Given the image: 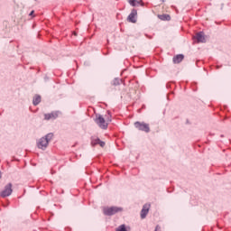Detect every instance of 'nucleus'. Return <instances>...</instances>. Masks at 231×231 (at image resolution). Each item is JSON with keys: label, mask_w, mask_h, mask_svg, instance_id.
Here are the masks:
<instances>
[{"label": "nucleus", "mask_w": 231, "mask_h": 231, "mask_svg": "<svg viewBox=\"0 0 231 231\" xmlns=\"http://www.w3.org/2000/svg\"><path fill=\"white\" fill-rule=\"evenodd\" d=\"M138 15V11L136 9H133L131 14L127 17V21L129 23H136V16Z\"/></svg>", "instance_id": "obj_7"}, {"label": "nucleus", "mask_w": 231, "mask_h": 231, "mask_svg": "<svg viewBox=\"0 0 231 231\" xmlns=\"http://www.w3.org/2000/svg\"><path fill=\"white\" fill-rule=\"evenodd\" d=\"M118 84H120L118 79H115L114 81V86H118Z\"/></svg>", "instance_id": "obj_17"}, {"label": "nucleus", "mask_w": 231, "mask_h": 231, "mask_svg": "<svg viewBox=\"0 0 231 231\" xmlns=\"http://www.w3.org/2000/svg\"><path fill=\"white\" fill-rule=\"evenodd\" d=\"M96 124L100 127V129H107V122H106V119L101 115L97 116L95 119Z\"/></svg>", "instance_id": "obj_4"}, {"label": "nucleus", "mask_w": 231, "mask_h": 231, "mask_svg": "<svg viewBox=\"0 0 231 231\" xmlns=\"http://www.w3.org/2000/svg\"><path fill=\"white\" fill-rule=\"evenodd\" d=\"M194 39H196L198 42H207V41L205 40V34H203V32H198Z\"/></svg>", "instance_id": "obj_9"}, {"label": "nucleus", "mask_w": 231, "mask_h": 231, "mask_svg": "<svg viewBox=\"0 0 231 231\" xmlns=\"http://www.w3.org/2000/svg\"><path fill=\"white\" fill-rule=\"evenodd\" d=\"M129 5H131V6H138V5H140V3H142V1H138V0H128Z\"/></svg>", "instance_id": "obj_13"}, {"label": "nucleus", "mask_w": 231, "mask_h": 231, "mask_svg": "<svg viewBox=\"0 0 231 231\" xmlns=\"http://www.w3.org/2000/svg\"><path fill=\"white\" fill-rule=\"evenodd\" d=\"M155 231H158V227H156Z\"/></svg>", "instance_id": "obj_21"}, {"label": "nucleus", "mask_w": 231, "mask_h": 231, "mask_svg": "<svg viewBox=\"0 0 231 231\" xmlns=\"http://www.w3.org/2000/svg\"><path fill=\"white\" fill-rule=\"evenodd\" d=\"M116 231H127V229L125 228V225L119 226Z\"/></svg>", "instance_id": "obj_15"}, {"label": "nucleus", "mask_w": 231, "mask_h": 231, "mask_svg": "<svg viewBox=\"0 0 231 231\" xmlns=\"http://www.w3.org/2000/svg\"><path fill=\"white\" fill-rule=\"evenodd\" d=\"M52 138H53V133H50L47 135H45V137H42L37 143L38 149H42V151H44V149L48 147V144L50 143V142H51Z\"/></svg>", "instance_id": "obj_1"}, {"label": "nucleus", "mask_w": 231, "mask_h": 231, "mask_svg": "<svg viewBox=\"0 0 231 231\" xmlns=\"http://www.w3.org/2000/svg\"><path fill=\"white\" fill-rule=\"evenodd\" d=\"M1 178H2V173H1V171H0V180H1Z\"/></svg>", "instance_id": "obj_19"}, {"label": "nucleus", "mask_w": 231, "mask_h": 231, "mask_svg": "<svg viewBox=\"0 0 231 231\" xmlns=\"http://www.w3.org/2000/svg\"><path fill=\"white\" fill-rule=\"evenodd\" d=\"M58 117H59V112H51L50 114L44 115L45 120H55Z\"/></svg>", "instance_id": "obj_8"}, {"label": "nucleus", "mask_w": 231, "mask_h": 231, "mask_svg": "<svg viewBox=\"0 0 231 231\" xmlns=\"http://www.w3.org/2000/svg\"><path fill=\"white\" fill-rule=\"evenodd\" d=\"M162 3H164L165 2V0H162Z\"/></svg>", "instance_id": "obj_22"}, {"label": "nucleus", "mask_w": 231, "mask_h": 231, "mask_svg": "<svg viewBox=\"0 0 231 231\" xmlns=\"http://www.w3.org/2000/svg\"><path fill=\"white\" fill-rule=\"evenodd\" d=\"M159 17L162 21H171V15H169V14H162Z\"/></svg>", "instance_id": "obj_14"}, {"label": "nucleus", "mask_w": 231, "mask_h": 231, "mask_svg": "<svg viewBox=\"0 0 231 231\" xmlns=\"http://www.w3.org/2000/svg\"><path fill=\"white\" fill-rule=\"evenodd\" d=\"M32 104L33 106H39L41 104V96H35Z\"/></svg>", "instance_id": "obj_12"}, {"label": "nucleus", "mask_w": 231, "mask_h": 231, "mask_svg": "<svg viewBox=\"0 0 231 231\" xmlns=\"http://www.w3.org/2000/svg\"><path fill=\"white\" fill-rule=\"evenodd\" d=\"M106 122H111V119H108Z\"/></svg>", "instance_id": "obj_20"}, {"label": "nucleus", "mask_w": 231, "mask_h": 231, "mask_svg": "<svg viewBox=\"0 0 231 231\" xmlns=\"http://www.w3.org/2000/svg\"><path fill=\"white\" fill-rule=\"evenodd\" d=\"M12 192H14V189H12V183H8L0 193V196L2 198H8V196H12Z\"/></svg>", "instance_id": "obj_5"}, {"label": "nucleus", "mask_w": 231, "mask_h": 231, "mask_svg": "<svg viewBox=\"0 0 231 231\" xmlns=\"http://www.w3.org/2000/svg\"><path fill=\"white\" fill-rule=\"evenodd\" d=\"M135 129H138V131H143V133H150L151 127L149 126V124L144 122H135L134 123Z\"/></svg>", "instance_id": "obj_2"}, {"label": "nucleus", "mask_w": 231, "mask_h": 231, "mask_svg": "<svg viewBox=\"0 0 231 231\" xmlns=\"http://www.w3.org/2000/svg\"><path fill=\"white\" fill-rule=\"evenodd\" d=\"M33 13H34V12H33V11H32V12L30 13V14H29V15H33Z\"/></svg>", "instance_id": "obj_18"}, {"label": "nucleus", "mask_w": 231, "mask_h": 231, "mask_svg": "<svg viewBox=\"0 0 231 231\" xmlns=\"http://www.w3.org/2000/svg\"><path fill=\"white\" fill-rule=\"evenodd\" d=\"M183 59H185V56H183V54H178L177 56L173 57V62L174 64H180V62H181Z\"/></svg>", "instance_id": "obj_10"}, {"label": "nucleus", "mask_w": 231, "mask_h": 231, "mask_svg": "<svg viewBox=\"0 0 231 231\" xmlns=\"http://www.w3.org/2000/svg\"><path fill=\"white\" fill-rule=\"evenodd\" d=\"M105 216H115V214H118V212H122V208L118 207H110L105 208L103 209Z\"/></svg>", "instance_id": "obj_3"}, {"label": "nucleus", "mask_w": 231, "mask_h": 231, "mask_svg": "<svg viewBox=\"0 0 231 231\" xmlns=\"http://www.w3.org/2000/svg\"><path fill=\"white\" fill-rule=\"evenodd\" d=\"M151 208V204H144L143 209L141 210V218L145 219L149 214V209Z\"/></svg>", "instance_id": "obj_6"}, {"label": "nucleus", "mask_w": 231, "mask_h": 231, "mask_svg": "<svg viewBox=\"0 0 231 231\" xmlns=\"http://www.w3.org/2000/svg\"><path fill=\"white\" fill-rule=\"evenodd\" d=\"M98 145H100V147H105L106 143L104 141H99Z\"/></svg>", "instance_id": "obj_16"}, {"label": "nucleus", "mask_w": 231, "mask_h": 231, "mask_svg": "<svg viewBox=\"0 0 231 231\" xmlns=\"http://www.w3.org/2000/svg\"><path fill=\"white\" fill-rule=\"evenodd\" d=\"M74 35H77V32H74Z\"/></svg>", "instance_id": "obj_23"}, {"label": "nucleus", "mask_w": 231, "mask_h": 231, "mask_svg": "<svg viewBox=\"0 0 231 231\" xmlns=\"http://www.w3.org/2000/svg\"><path fill=\"white\" fill-rule=\"evenodd\" d=\"M100 143V139L97 137H92L91 138V145L93 147H95V145H98V143Z\"/></svg>", "instance_id": "obj_11"}]
</instances>
